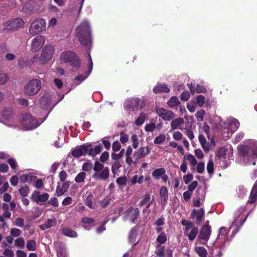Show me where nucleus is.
Returning <instances> with one entry per match:
<instances>
[{
  "label": "nucleus",
  "mask_w": 257,
  "mask_h": 257,
  "mask_svg": "<svg viewBox=\"0 0 257 257\" xmlns=\"http://www.w3.org/2000/svg\"><path fill=\"white\" fill-rule=\"evenodd\" d=\"M76 35L81 45L84 47L92 46V37L89 24L82 22L76 29Z\"/></svg>",
  "instance_id": "nucleus-1"
},
{
  "label": "nucleus",
  "mask_w": 257,
  "mask_h": 257,
  "mask_svg": "<svg viewBox=\"0 0 257 257\" xmlns=\"http://www.w3.org/2000/svg\"><path fill=\"white\" fill-rule=\"evenodd\" d=\"M41 88V82L40 80L34 79L30 80L25 85L24 92L29 96L36 94Z\"/></svg>",
  "instance_id": "nucleus-2"
},
{
  "label": "nucleus",
  "mask_w": 257,
  "mask_h": 257,
  "mask_svg": "<svg viewBox=\"0 0 257 257\" xmlns=\"http://www.w3.org/2000/svg\"><path fill=\"white\" fill-rule=\"evenodd\" d=\"M144 105L143 101L139 98H129L124 103V108L129 111L141 109Z\"/></svg>",
  "instance_id": "nucleus-3"
},
{
  "label": "nucleus",
  "mask_w": 257,
  "mask_h": 257,
  "mask_svg": "<svg viewBox=\"0 0 257 257\" xmlns=\"http://www.w3.org/2000/svg\"><path fill=\"white\" fill-rule=\"evenodd\" d=\"M46 28V22L43 19L34 21L31 24L29 29L31 34L35 35L44 31Z\"/></svg>",
  "instance_id": "nucleus-4"
},
{
  "label": "nucleus",
  "mask_w": 257,
  "mask_h": 257,
  "mask_svg": "<svg viewBox=\"0 0 257 257\" xmlns=\"http://www.w3.org/2000/svg\"><path fill=\"white\" fill-rule=\"evenodd\" d=\"M60 58L65 63H69L70 64H79L80 61L76 53L72 51L63 52L60 55Z\"/></svg>",
  "instance_id": "nucleus-5"
},
{
  "label": "nucleus",
  "mask_w": 257,
  "mask_h": 257,
  "mask_svg": "<svg viewBox=\"0 0 257 257\" xmlns=\"http://www.w3.org/2000/svg\"><path fill=\"white\" fill-rule=\"evenodd\" d=\"M54 53V47L52 45H46L42 50L40 57V61L43 64L47 63L51 59Z\"/></svg>",
  "instance_id": "nucleus-6"
},
{
  "label": "nucleus",
  "mask_w": 257,
  "mask_h": 257,
  "mask_svg": "<svg viewBox=\"0 0 257 257\" xmlns=\"http://www.w3.org/2000/svg\"><path fill=\"white\" fill-rule=\"evenodd\" d=\"M211 227H207V226H202L200 230L199 235L198 236V239L202 240V243L205 244L209 240L211 235Z\"/></svg>",
  "instance_id": "nucleus-7"
},
{
  "label": "nucleus",
  "mask_w": 257,
  "mask_h": 257,
  "mask_svg": "<svg viewBox=\"0 0 257 257\" xmlns=\"http://www.w3.org/2000/svg\"><path fill=\"white\" fill-rule=\"evenodd\" d=\"M24 124L29 129H33L37 127L39 124L37 120L30 114H26L23 117Z\"/></svg>",
  "instance_id": "nucleus-8"
},
{
  "label": "nucleus",
  "mask_w": 257,
  "mask_h": 257,
  "mask_svg": "<svg viewBox=\"0 0 257 257\" xmlns=\"http://www.w3.org/2000/svg\"><path fill=\"white\" fill-rule=\"evenodd\" d=\"M49 197V195L48 193H44L41 195L39 191H34L31 195V199L33 201L42 205L48 200Z\"/></svg>",
  "instance_id": "nucleus-9"
},
{
  "label": "nucleus",
  "mask_w": 257,
  "mask_h": 257,
  "mask_svg": "<svg viewBox=\"0 0 257 257\" xmlns=\"http://www.w3.org/2000/svg\"><path fill=\"white\" fill-rule=\"evenodd\" d=\"M197 194V198H193L192 199L193 206L195 207H199L201 206V200H204L205 197L206 192L204 189L198 188L196 191Z\"/></svg>",
  "instance_id": "nucleus-10"
},
{
  "label": "nucleus",
  "mask_w": 257,
  "mask_h": 257,
  "mask_svg": "<svg viewBox=\"0 0 257 257\" xmlns=\"http://www.w3.org/2000/svg\"><path fill=\"white\" fill-rule=\"evenodd\" d=\"M157 113L164 120H170L174 117L175 114L172 111L162 107L157 110Z\"/></svg>",
  "instance_id": "nucleus-11"
},
{
  "label": "nucleus",
  "mask_w": 257,
  "mask_h": 257,
  "mask_svg": "<svg viewBox=\"0 0 257 257\" xmlns=\"http://www.w3.org/2000/svg\"><path fill=\"white\" fill-rule=\"evenodd\" d=\"M45 43V39L42 36H38L35 37L32 42V50L33 51H37L41 49Z\"/></svg>",
  "instance_id": "nucleus-12"
},
{
  "label": "nucleus",
  "mask_w": 257,
  "mask_h": 257,
  "mask_svg": "<svg viewBox=\"0 0 257 257\" xmlns=\"http://www.w3.org/2000/svg\"><path fill=\"white\" fill-rule=\"evenodd\" d=\"M151 153V150L148 146L142 147L138 149L134 153L133 157L136 161L141 158H144Z\"/></svg>",
  "instance_id": "nucleus-13"
},
{
  "label": "nucleus",
  "mask_w": 257,
  "mask_h": 257,
  "mask_svg": "<svg viewBox=\"0 0 257 257\" xmlns=\"http://www.w3.org/2000/svg\"><path fill=\"white\" fill-rule=\"evenodd\" d=\"M24 25V21L21 18H16L12 20L7 26L6 29L11 31H16L22 27Z\"/></svg>",
  "instance_id": "nucleus-14"
},
{
  "label": "nucleus",
  "mask_w": 257,
  "mask_h": 257,
  "mask_svg": "<svg viewBox=\"0 0 257 257\" xmlns=\"http://www.w3.org/2000/svg\"><path fill=\"white\" fill-rule=\"evenodd\" d=\"M204 215V210L203 208H201L199 209H194L191 212V217L192 218H195L196 224L200 225L201 223Z\"/></svg>",
  "instance_id": "nucleus-15"
},
{
  "label": "nucleus",
  "mask_w": 257,
  "mask_h": 257,
  "mask_svg": "<svg viewBox=\"0 0 257 257\" xmlns=\"http://www.w3.org/2000/svg\"><path fill=\"white\" fill-rule=\"evenodd\" d=\"M159 194L161 196V205L164 208L167 203L168 200V190L166 187L162 186L160 189Z\"/></svg>",
  "instance_id": "nucleus-16"
},
{
  "label": "nucleus",
  "mask_w": 257,
  "mask_h": 257,
  "mask_svg": "<svg viewBox=\"0 0 257 257\" xmlns=\"http://www.w3.org/2000/svg\"><path fill=\"white\" fill-rule=\"evenodd\" d=\"M72 155L75 158H79L81 156L88 154L87 145L80 146L79 148L72 151Z\"/></svg>",
  "instance_id": "nucleus-17"
},
{
  "label": "nucleus",
  "mask_w": 257,
  "mask_h": 257,
  "mask_svg": "<svg viewBox=\"0 0 257 257\" xmlns=\"http://www.w3.org/2000/svg\"><path fill=\"white\" fill-rule=\"evenodd\" d=\"M127 215H130V220L135 223L140 214V211L138 208L134 209L133 207H130L125 211Z\"/></svg>",
  "instance_id": "nucleus-18"
},
{
  "label": "nucleus",
  "mask_w": 257,
  "mask_h": 257,
  "mask_svg": "<svg viewBox=\"0 0 257 257\" xmlns=\"http://www.w3.org/2000/svg\"><path fill=\"white\" fill-rule=\"evenodd\" d=\"M109 170L108 167H105L101 170V173L95 172L92 175V178L95 179H100L102 180H106L109 177Z\"/></svg>",
  "instance_id": "nucleus-19"
},
{
  "label": "nucleus",
  "mask_w": 257,
  "mask_h": 257,
  "mask_svg": "<svg viewBox=\"0 0 257 257\" xmlns=\"http://www.w3.org/2000/svg\"><path fill=\"white\" fill-rule=\"evenodd\" d=\"M88 155L90 156H95L100 153L102 150V146L100 144L93 147L92 144L87 145Z\"/></svg>",
  "instance_id": "nucleus-20"
},
{
  "label": "nucleus",
  "mask_w": 257,
  "mask_h": 257,
  "mask_svg": "<svg viewBox=\"0 0 257 257\" xmlns=\"http://www.w3.org/2000/svg\"><path fill=\"white\" fill-rule=\"evenodd\" d=\"M70 186V183L69 181H66L63 183L62 186L60 187L59 184L57 186L56 189V193L57 196L59 197L63 195L66 192Z\"/></svg>",
  "instance_id": "nucleus-21"
},
{
  "label": "nucleus",
  "mask_w": 257,
  "mask_h": 257,
  "mask_svg": "<svg viewBox=\"0 0 257 257\" xmlns=\"http://www.w3.org/2000/svg\"><path fill=\"white\" fill-rule=\"evenodd\" d=\"M257 199V180L254 184L252 189L251 190L249 199L247 201V203L252 204H254Z\"/></svg>",
  "instance_id": "nucleus-22"
},
{
  "label": "nucleus",
  "mask_w": 257,
  "mask_h": 257,
  "mask_svg": "<svg viewBox=\"0 0 257 257\" xmlns=\"http://www.w3.org/2000/svg\"><path fill=\"white\" fill-rule=\"evenodd\" d=\"M153 91L156 94L162 92L168 93L170 91V89L166 84L157 83L153 88Z\"/></svg>",
  "instance_id": "nucleus-23"
},
{
  "label": "nucleus",
  "mask_w": 257,
  "mask_h": 257,
  "mask_svg": "<svg viewBox=\"0 0 257 257\" xmlns=\"http://www.w3.org/2000/svg\"><path fill=\"white\" fill-rule=\"evenodd\" d=\"M92 67L93 65H89L88 70L85 74H79L74 78V80L77 81L76 85L80 84L83 81L88 77L92 70Z\"/></svg>",
  "instance_id": "nucleus-24"
},
{
  "label": "nucleus",
  "mask_w": 257,
  "mask_h": 257,
  "mask_svg": "<svg viewBox=\"0 0 257 257\" xmlns=\"http://www.w3.org/2000/svg\"><path fill=\"white\" fill-rule=\"evenodd\" d=\"M181 224L185 227L184 228V234H187L190 229H192V227H194V224L193 222L190 221L183 219L181 221Z\"/></svg>",
  "instance_id": "nucleus-25"
},
{
  "label": "nucleus",
  "mask_w": 257,
  "mask_h": 257,
  "mask_svg": "<svg viewBox=\"0 0 257 257\" xmlns=\"http://www.w3.org/2000/svg\"><path fill=\"white\" fill-rule=\"evenodd\" d=\"M198 234V229L197 227H192L190 231H188L187 234H184V235L187 236L190 241H193L197 236Z\"/></svg>",
  "instance_id": "nucleus-26"
},
{
  "label": "nucleus",
  "mask_w": 257,
  "mask_h": 257,
  "mask_svg": "<svg viewBox=\"0 0 257 257\" xmlns=\"http://www.w3.org/2000/svg\"><path fill=\"white\" fill-rule=\"evenodd\" d=\"M62 233L65 236L70 237H77L78 236L77 233L75 231L67 227L62 228Z\"/></svg>",
  "instance_id": "nucleus-27"
},
{
  "label": "nucleus",
  "mask_w": 257,
  "mask_h": 257,
  "mask_svg": "<svg viewBox=\"0 0 257 257\" xmlns=\"http://www.w3.org/2000/svg\"><path fill=\"white\" fill-rule=\"evenodd\" d=\"M238 155L240 156H246L250 150L249 147L246 145H241L237 147Z\"/></svg>",
  "instance_id": "nucleus-28"
},
{
  "label": "nucleus",
  "mask_w": 257,
  "mask_h": 257,
  "mask_svg": "<svg viewBox=\"0 0 257 257\" xmlns=\"http://www.w3.org/2000/svg\"><path fill=\"white\" fill-rule=\"evenodd\" d=\"M184 121L182 118L179 117L173 119L171 123V127L172 130L178 128V127L184 123Z\"/></svg>",
  "instance_id": "nucleus-29"
},
{
  "label": "nucleus",
  "mask_w": 257,
  "mask_h": 257,
  "mask_svg": "<svg viewBox=\"0 0 257 257\" xmlns=\"http://www.w3.org/2000/svg\"><path fill=\"white\" fill-rule=\"evenodd\" d=\"M166 173V170L164 168H160L155 170L152 172L153 177L156 180L159 179L161 176L164 175Z\"/></svg>",
  "instance_id": "nucleus-30"
},
{
  "label": "nucleus",
  "mask_w": 257,
  "mask_h": 257,
  "mask_svg": "<svg viewBox=\"0 0 257 257\" xmlns=\"http://www.w3.org/2000/svg\"><path fill=\"white\" fill-rule=\"evenodd\" d=\"M179 104L180 101L176 96H172L167 102L168 105L171 108L178 106Z\"/></svg>",
  "instance_id": "nucleus-31"
},
{
  "label": "nucleus",
  "mask_w": 257,
  "mask_h": 257,
  "mask_svg": "<svg viewBox=\"0 0 257 257\" xmlns=\"http://www.w3.org/2000/svg\"><path fill=\"white\" fill-rule=\"evenodd\" d=\"M196 252L200 257H207V250L202 246H197L195 248Z\"/></svg>",
  "instance_id": "nucleus-32"
},
{
  "label": "nucleus",
  "mask_w": 257,
  "mask_h": 257,
  "mask_svg": "<svg viewBox=\"0 0 257 257\" xmlns=\"http://www.w3.org/2000/svg\"><path fill=\"white\" fill-rule=\"evenodd\" d=\"M16 5V0H6L2 7H7V12L14 8Z\"/></svg>",
  "instance_id": "nucleus-33"
},
{
  "label": "nucleus",
  "mask_w": 257,
  "mask_h": 257,
  "mask_svg": "<svg viewBox=\"0 0 257 257\" xmlns=\"http://www.w3.org/2000/svg\"><path fill=\"white\" fill-rule=\"evenodd\" d=\"M93 196L92 194H89L86 198L85 204L90 208L93 209L95 208V205L93 204L92 200Z\"/></svg>",
  "instance_id": "nucleus-34"
},
{
  "label": "nucleus",
  "mask_w": 257,
  "mask_h": 257,
  "mask_svg": "<svg viewBox=\"0 0 257 257\" xmlns=\"http://www.w3.org/2000/svg\"><path fill=\"white\" fill-rule=\"evenodd\" d=\"M27 248L29 251H34L36 249V242L34 240H28L26 244Z\"/></svg>",
  "instance_id": "nucleus-35"
},
{
  "label": "nucleus",
  "mask_w": 257,
  "mask_h": 257,
  "mask_svg": "<svg viewBox=\"0 0 257 257\" xmlns=\"http://www.w3.org/2000/svg\"><path fill=\"white\" fill-rule=\"evenodd\" d=\"M157 250L155 251L156 257H165V248L164 246L158 245L157 246Z\"/></svg>",
  "instance_id": "nucleus-36"
},
{
  "label": "nucleus",
  "mask_w": 257,
  "mask_h": 257,
  "mask_svg": "<svg viewBox=\"0 0 257 257\" xmlns=\"http://www.w3.org/2000/svg\"><path fill=\"white\" fill-rule=\"evenodd\" d=\"M29 187L26 185L21 187L19 190V193L22 197L27 196L29 194Z\"/></svg>",
  "instance_id": "nucleus-37"
},
{
  "label": "nucleus",
  "mask_w": 257,
  "mask_h": 257,
  "mask_svg": "<svg viewBox=\"0 0 257 257\" xmlns=\"http://www.w3.org/2000/svg\"><path fill=\"white\" fill-rule=\"evenodd\" d=\"M86 173L84 172H81L77 175L75 178V181L76 183H82L84 181Z\"/></svg>",
  "instance_id": "nucleus-38"
},
{
  "label": "nucleus",
  "mask_w": 257,
  "mask_h": 257,
  "mask_svg": "<svg viewBox=\"0 0 257 257\" xmlns=\"http://www.w3.org/2000/svg\"><path fill=\"white\" fill-rule=\"evenodd\" d=\"M137 231L135 228H133L131 229L130 234H129V240L131 242H135L136 241V239L137 236Z\"/></svg>",
  "instance_id": "nucleus-39"
},
{
  "label": "nucleus",
  "mask_w": 257,
  "mask_h": 257,
  "mask_svg": "<svg viewBox=\"0 0 257 257\" xmlns=\"http://www.w3.org/2000/svg\"><path fill=\"white\" fill-rule=\"evenodd\" d=\"M146 118V115L145 114L142 112L141 113L139 117L137 118L135 121V123L137 125H142L145 121Z\"/></svg>",
  "instance_id": "nucleus-40"
},
{
  "label": "nucleus",
  "mask_w": 257,
  "mask_h": 257,
  "mask_svg": "<svg viewBox=\"0 0 257 257\" xmlns=\"http://www.w3.org/2000/svg\"><path fill=\"white\" fill-rule=\"evenodd\" d=\"M124 152V149H122L120 150L118 154H115L112 153L111 155V157L112 160L117 161L122 157Z\"/></svg>",
  "instance_id": "nucleus-41"
},
{
  "label": "nucleus",
  "mask_w": 257,
  "mask_h": 257,
  "mask_svg": "<svg viewBox=\"0 0 257 257\" xmlns=\"http://www.w3.org/2000/svg\"><path fill=\"white\" fill-rule=\"evenodd\" d=\"M151 199V195L149 194H146L144 197L143 199H142L139 202V206L140 207L143 206L147 204L148 202Z\"/></svg>",
  "instance_id": "nucleus-42"
},
{
  "label": "nucleus",
  "mask_w": 257,
  "mask_h": 257,
  "mask_svg": "<svg viewBox=\"0 0 257 257\" xmlns=\"http://www.w3.org/2000/svg\"><path fill=\"white\" fill-rule=\"evenodd\" d=\"M157 241L160 244L164 243L167 240V235L165 232H161L157 238Z\"/></svg>",
  "instance_id": "nucleus-43"
},
{
  "label": "nucleus",
  "mask_w": 257,
  "mask_h": 257,
  "mask_svg": "<svg viewBox=\"0 0 257 257\" xmlns=\"http://www.w3.org/2000/svg\"><path fill=\"white\" fill-rule=\"evenodd\" d=\"M166 138V136L164 134H160L155 138L154 143L155 144H160L165 141Z\"/></svg>",
  "instance_id": "nucleus-44"
},
{
  "label": "nucleus",
  "mask_w": 257,
  "mask_h": 257,
  "mask_svg": "<svg viewBox=\"0 0 257 257\" xmlns=\"http://www.w3.org/2000/svg\"><path fill=\"white\" fill-rule=\"evenodd\" d=\"M15 245L21 248H24L25 246V241L23 237H21L16 239L15 241Z\"/></svg>",
  "instance_id": "nucleus-45"
},
{
  "label": "nucleus",
  "mask_w": 257,
  "mask_h": 257,
  "mask_svg": "<svg viewBox=\"0 0 257 257\" xmlns=\"http://www.w3.org/2000/svg\"><path fill=\"white\" fill-rule=\"evenodd\" d=\"M103 167L104 166L102 164L100 163L98 161H95L93 169L95 172H99L104 168Z\"/></svg>",
  "instance_id": "nucleus-46"
},
{
  "label": "nucleus",
  "mask_w": 257,
  "mask_h": 257,
  "mask_svg": "<svg viewBox=\"0 0 257 257\" xmlns=\"http://www.w3.org/2000/svg\"><path fill=\"white\" fill-rule=\"evenodd\" d=\"M184 158H185L190 162L191 165L195 166L197 164V161L192 155H187L185 156Z\"/></svg>",
  "instance_id": "nucleus-47"
},
{
  "label": "nucleus",
  "mask_w": 257,
  "mask_h": 257,
  "mask_svg": "<svg viewBox=\"0 0 257 257\" xmlns=\"http://www.w3.org/2000/svg\"><path fill=\"white\" fill-rule=\"evenodd\" d=\"M116 183L119 186H124L126 184L127 178L124 176L118 177L116 180Z\"/></svg>",
  "instance_id": "nucleus-48"
},
{
  "label": "nucleus",
  "mask_w": 257,
  "mask_h": 257,
  "mask_svg": "<svg viewBox=\"0 0 257 257\" xmlns=\"http://www.w3.org/2000/svg\"><path fill=\"white\" fill-rule=\"evenodd\" d=\"M131 140L133 143L132 146L133 148L135 149L137 148L139 144L137 135L136 134L133 135L131 137Z\"/></svg>",
  "instance_id": "nucleus-49"
},
{
  "label": "nucleus",
  "mask_w": 257,
  "mask_h": 257,
  "mask_svg": "<svg viewBox=\"0 0 257 257\" xmlns=\"http://www.w3.org/2000/svg\"><path fill=\"white\" fill-rule=\"evenodd\" d=\"M21 230L16 228H12L10 230V234L11 236L14 237L19 236L21 235Z\"/></svg>",
  "instance_id": "nucleus-50"
},
{
  "label": "nucleus",
  "mask_w": 257,
  "mask_h": 257,
  "mask_svg": "<svg viewBox=\"0 0 257 257\" xmlns=\"http://www.w3.org/2000/svg\"><path fill=\"white\" fill-rule=\"evenodd\" d=\"M93 168V165L91 163L86 162L83 164L82 170L84 171H89Z\"/></svg>",
  "instance_id": "nucleus-51"
},
{
  "label": "nucleus",
  "mask_w": 257,
  "mask_h": 257,
  "mask_svg": "<svg viewBox=\"0 0 257 257\" xmlns=\"http://www.w3.org/2000/svg\"><path fill=\"white\" fill-rule=\"evenodd\" d=\"M207 170L209 174H212L214 171V164L211 160H210L207 163Z\"/></svg>",
  "instance_id": "nucleus-52"
},
{
  "label": "nucleus",
  "mask_w": 257,
  "mask_h": 257,
  "mask_svg": "<svg viewBox=\"0 0 257 257\" xmlns=\"http://www.w3.org/2000/svg\"><path fill=\"white\" fill-rule=\"evenodd\" d=\"M190 96V93L189 91H184L181 95V99L183 101H187Z\"/></svg>",
  "instance_id": "nucleus-53"
},
{
  "label": "nucleus",
  "mask_w": 257,
  "mask_h": 257,
  "mask_svg": "<svg viewBox=\"0 0 257 257\" xmlns=\"http://www.w3.org/2000/svg\"><path fill=\"white\" fill-rule=\"evenodd\" d=\"M196 102L199 106H202L205 102V97L202 95H199L196 97Z\"/></svg>",
  "instance_id": "nucleus-54"
},
{
  "label": "nucleus",
  "mask_w": 257,
  "mask_h": 257,
  "mask_svg": "<svg viewBox=\"0 0 257 257\" xmlns=\"http://www.w3.org/2000/svg\"><path fill=\"white\" fill-rule=\"evenodd\" d=\"M8 163L10 165L12 169H15L18 167V164L15 159L14 158H10L8 160Z\"/></svg>",
  "instance_id": "nucleus-55"
},
{
  "label": "nucleus",
  "mask_w": 257,
  "mask_h": 257,
  "mask_svg": "<svg viewBox=\"0 0 257 257\" xmlns=\"http://www.w3.org/2000/svg\"><path fill=\"white\" fill-rule=\"evenodd\" d=\"M205 110L203 109H201V110L197 111L196 114L195 116L197 118L198 120L200 121H202L203 120V116L205 114Z\"/></svg>",
  "instance_id": "nucleus-56"
},
{
  "label": "nucleus",
  "mask_w": 257,
  "mask_h": 257,
  "mask_svg": "<svg viewBox=\"0 0 257 257\" xmlns=\"http://www.w3.org/2000/svg\"><path fill=\"white\" fill-rule=\"evenodd\" d=\"M198 186V182L197 181H193L188 186V191L192 193V192Z\"/></svg>",
  "instance_id": "nucleus-57"
},
{
  "label": "nucleus",
  "mask_w": 257,
  "mask_h": 257,
  "mask_svg": "<svg viewBox=\"0 0 257 257\" xmlns=\"http://www.w3.org/2000/svg\"><path fill=\"white\" fill-rule=\"evenodd\" d=\"M120 165L119 162L117 161H115L112 163L111 166V170L113 173H115L116 171L120 168Z\"/></svg>",
  "instance_id": "nucleus-58"
},
{
  "label": "nucleus",
  "mask_w": 257,
  "mask_h": 257,
  "mask_svg": "<svg viewBox=\"0 0 257 257\" xmlns=\"http://www.w3.org/2000/svg\"><path fill=\"white\" fill-rule=\"evenodd\" d=\"M193 179V176L191 174H188L183 176V181L185 184H188Z\"/></svg>",
  "instance_id": "nucleus-59"
},
{
  "label": "nucleus",
  "mask_w": 257,
  "mask_h": 257,
  "mask_svg": "<svg viewBox=\"0 0 257 257\" xmlns=\"http://www.w3.org/2000/svg\"><path fill=\"white\" fill-rule=\"evenodd\" d=\"M121 148V145L118 141H115L112 145V149L114 152L118 151Z\"/></svg>",
  "instance_id": "nucleus-60"
},
{
  "label": "nucleus",
  "mask_w": 257,
  "mask_h": 257,
  "mask_svg": "<svg viewBox=\"0 0 257 257\" xmlns=\"http://www.w3.org/2000/svg\"><path fill=\"white\" fill-rule=\"evenodd\" d=\"M128 140V136L124 132L120 133V141L122 144H125Z\"/></svg>",
  "instance_id": "nucleus-61"
},
{
  "label": "nucleus",
  "mask_w": 257,
  "mask_h": 257,
  "mask_svg": "<svg viewBox=\"0 0 257 257\" xmlns=\"http://www.w3.org/2000/svg\"><path fill=\"white\" fill-rule=\"evenodd\" d=\"M59 177L60 180L64 182L67 177V174L65 171L62 170L59 173Z\"/></svg>",
  "instance_id": "nucleus-62"
},
{
  "label": "nucleus",
  "mask_w": 257,
  "mask_h": 257,
  "mask_svg": "<svg viewBox=\"0 0 257 257\" xmlns=\"http://www.w3.org/2000/svg\"><path fill=\"white\" fill-rule=\"evenodd\" d=\"M155 124L154 123L151 122L146 125L145 129L146 132H152L155 128Z\"/></svg>",
  "instance_id": "nucleus-63"
},
{
  "label": "nucleus",
  "mask_w": 257,
  "mask_h": 257,
  "mask_svg": "<svg viewBox=\"0 0 257 257\" xmlns=\"http://www.w3.org/2000/svg\"><path fill=\"white\" fill-rule=\"evenodd\" d=\"M3 254L8 257H14V253L12 250L9 248H6L4 250Z\"/></svg>",
  "instance_id": "nucleus-64"
}]
</instances>
